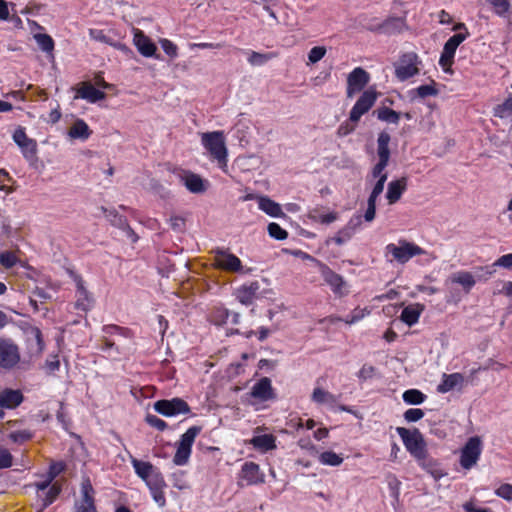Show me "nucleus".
Segmentation results:
<instances>
[{
    "label": "nucleus",
    "instance_id": "f257e3e1",
    "mask_svg": "<svg viewBox=\"0 0 512 512\" xmlns=\"http://www.w3.org/2000/svg\"><path fill=\"white\" fill-rule=\"evenodd\" d=\"M379 93L374 87H369L364 90L349 113V118L341 123L337 129V134L340 137L347 136L354 132L356 124L361 117L365 115L374 106L377 101Z\"/></svg>",
    "mask_w": 512,
    "mask_h": 512
},
{
    "label": "nucleus",
    "instance_id": "f03ea898",
    "mask_svg": "<svg viewBox=\"0 0 512 512\" xmlns=\"http://www.w3.org/2000/svg\"><path fill=\"white\" fill-rule=\"evenodd\" d=\"M201 142L211 157L217 160L220 168L227 166V148L222 131L203 133L201 136Z\"/></svg>",
    "mask_w": 512,
    "mask_h": 512
},
{
    "label": "nucleus",
    "instance_id": "7ed1b4c3",
    "mask_svg": "<svg viewBox=\"0 0 512 512\" xmlns=\"http://www.w3.org/2000/svg\"><path fill=\"white\" fill-rule=\"evenodd\" d=\"M396 432L402 439L407 451L415 459L421 457V455L423 456V454L427 452L426 442L419 429L413 428L410 430L404 427H397Z\"/></svg>",
    "mask_w": 512,
    "mask_h": 512
},
{
    "label": "nucleus",
    "instance_id": "20e7f679",
    "mask_svg": "<svg viewBox=\"0 0 512 512\" xmlns=\"http://www.w3.org/2000/svg\"><path fill=\"white\" fill-rule=\"evenodd\" d=\"M386 251L401 264H405L414 256L425 254V250L420 246L406 240H400L398 245L393 243L388 244L386 246Z\"/></svg>",
    "mask_w": 512,
    "mask_h": 512
},
{
    "label": "nucleus",
    "instance_id": "39448f33",
    "mask_svg": "<svg viewBox=\"0 0 512 512\" xmlns=\"http://www.w3.org/2000/svg\"><path fill=\"white\" fill-rule=\"evenodd\" d=\"M482 440L479 436L470 437L460 452L459 463L462 468L469 470L474 467L482 453Z\"/></svg>",
    "mask_w": 512,
    "mask_h": 512
},
{
    "label": "nucleus",
    "instance_id": "423d86ee",
    "mask_svg": "<svg viewBox=\"0 0 512 512\" xmlns=\"http://www.w3.org/2000/svg\"><path fill=\"white\" fill-rule=\"evenodd\" d=\"M318 267L324 282L336 296L344 297L349 294L348 284L340 274L334 272L327 264L319 261Z\"/></svg>",
    "mask_w": 512,
    "mask_h": 512
},
{
    "label": "nucleus",
    "instance_id": "0eeeda50",
    "mask_svg": "<svg viewBox=\"0 0 512 512\" xmlns=\"http://www.w3.org/2000/svg\"><path fill=\"white\" fill-rule=\"evenodd\" d=\"M153 408L157 413L165 417H173L179 414H189L191 412L188 403L182 398L178 397L158 400L154 403Z\"/></svg>",
    "mask_w": 512,
    "mask_h": 512
},
{
    "label": "nucleus",
    "instance_id": "6e6552de",
    "mask_svg": "<svg viewBox=\"0 0 512 512\" xmlns=\"http://www.w3.org/2000/svg\"><path fill=\"white\" fill-rule=\"evenodd\" d=\"M20 361L19 347L9 338L0 337V368L13 369Z\"/></svg>",
    "mask_w": 512,
    "mask_h": 512
},
{
    "label": "nucleus",
    "instance_id": "1a4fd4ad",
    "mask_svg": "<svg viewBox=\"0 0 512 512\" xmlns=\"http://www.w3.org/2000/svg\"><path fill=\"white\" fill-rule=\"evenodd\" d=\"M406 28V21L403 17H388L382 22H377L374 19L366 29L370 32L384 34V35H394L401 33Z\"/></svg>",
    "mask_w": 512,
    "mask_h": 512
},
{
    "label": "nucleus",
    "instance_id": "9d476101",
    "mask_svg": "<svg viewBox=\"0 0 512 512\" xmlns=\"http://www.w3.org/2000/svg\"><path fill=\"white\" fill-rule=\"evenodd\" d=\"M418 55L414 52L403 54L395 65V75L400 81H405L419 73L417 67Z\"/></svg>",
    "mask_w": 512,
    "mask_h": 512
},
{
    "label": "nucleus",
    "instance_id": "9b49d317",
    "mask_svg": "<svg viewBox=\"0 0 512 512\" xmlns=\"http://www.w3.org/2000/svg\"><path fill=\"white\" fill-rule=\"evenodd\" d=\"M370 82V74L362 67L354 68L347 76L346 96L352 98Z\"/></svg>",
    "mask_w": 512,
    "mask_h": 512
},
{
    "label": "nucleus",
    "instance_id": "f8f14e48",
    "mask_svg": "<svg viewBox=\"0 0 512 512\" xmlns=\"http://www.w3.org/2000/svg\"><path fill=\"white\" fill-rule=\"evenodd\" d=\"M174 174L177 176L180 183L191 193L201 194L207 190V181L202 179L198 174L184 169H176Z\"/></svg>",
    "mask_w": 512,
    "mask_h": 512
},
{
    "label": "nucleus",
    "instance_id": "ddd939ff",
    "mask_svg": "<svg viewBox=\"0 0 512 512\" xmlns=\"http://www.w3.org/2000/svg\"><path fill=\"white\" fill-rule=\"evenodd\" d=\"M215 253L216 265L228 272H242V262L234 254L230 253L228 249L216 248L213 250Z\"/></svg>",
    "mask_w": 512,
    "mask_h": 512
},
{
    "label": "nucleus",
    "instance_id": "4468645a",
    "mask_svg": "<svg viewBox=\"0 0 512 512\" xmlns=\"http://www.w3.org/2000/svg\"><path fill=\"white\" fill-rule=\"evenodd\" d=\"M131 464L136 475L141 478L146 485L154 479V476H163L160 470L148 461H142L135 457H131Z\"/></svg>",
    "mask_w": 512,
    "mask_h": 512
},
{
    "label": "nucleus",
    "instance_id": "2eb2a0df",
    "mask_svg": "<svg viewBox=\"0 0 512 512\" xmlns=\"http://www.w3.org/2000/svg\"><path fill=\"white\" fill-rule=\"evenodd\" d=\"M133 43L136 46L138 52L144 57H154L160 59V55L156 54L157 47L152 40L146 36L143 31L137 30L134 33Z\"/></svg>",
    "mask_w": 512,
    "mask_h": 512
},
{
    "label": "nucleus",
    "instance_id": "dca6fc26",
    "mask_svg": "<svg viewBox=\"0 0 512 512\" xmlns=\"http://www.w3.org/2000/svg\"><path fill=\"white\" fill-rule=\"evenodd\" d=\"M250 396L262 402L274 399L275 393L271 380L268 377H263L258 380L252 387Z\"/></svg>",
    "mask_w": 512,
    "mask_h": 512
},
{
    "label": "nucleus",
    "instance_id": "f3484780",
    "mask_svg": "<svg viewBox=\"0 0 512 512\" xmlns=\"http://www.w3.org/2000/svg\"><path fill=\"white\" fill-rule=\"evenodd\" d=\"M102 210L105 212L106 217L110 221V223L125 231L126 235L132 240V242H136L138 240L137 234L134 232V230L130 227L128 224V220L125 216L120 215L115 209H106L102 207Z\"/></svg>",
    "mask_w": 512,
    "mask_h": 512
},
{
    "label": "nucleus",
    "instance_id": "a211bd4d",
    "mask_svg": "<svg viewBox=\"0 0 512 512\" xmlns=\"http://www.w3.org/2000/svg\"><path fill=\"white\" fill-rule=\"evenodd\" d=\"M241 478L248 485H256L264 483L265 475L260 471V467L255 462H245L241 469Z\"/></svg>",
    "mask_w": 512,
    "mask_h": 512
},
{
    "label": "nucleus",
    "instance_id": "6ab92c4d",
    "mask_svg": "<svg viewBox=\"0 0 512 512\" xmlns=\"http://www.w3.org/2000/svg\"><path fill=\"white\" fill-rule=\"evenodd\" d=\"M416 460L419 466L429 473L435 480H439L446 475L441 468L440 462L430 457L428 451L424 453L423 456L421 455V457L416 458Z\"/></svg>",
    "mask_w": 512,
    "mask_h": 512
},
{
    "label": "nucleus",
    "instance_id": "aec40b11",
    "mask_svg": "<svg viewBox=\"0 0 512 512\" xmlns=\"http://www.w3.org/2000/svg\"><path fill=\"white\" fill-rule=\"evenodd\" d=\"M24 401V395L20 390L5 388L0 392V408L14 409Z\"/></svg>",
    "mask_w": 512,
    "mask_h": 512
},
{
    "label": "nucleus",
    "instance_id": "412c9836",
    "mask_svg": "<svg viewBox=\"0 0 512 512\" xmlns=\"http://www.w3.org/2000/svg\"><path fill=\"white\" fill-rule=\"evenodd\" d=\"M153 500L158 504L159 507L166 505V498L164 494V488L167 487L163 476H154V479L147 484Z\"/></svg>",
    "mask_w": 512,
    "mask_h": 512
},
{
    "label": "nucleus",
    "instance_id": "4be33fe9",
    "mask_svg": "<svg viewBox=\"0 0 512 512\" xmlns=\"http://www.w3.org/2000/svg\"><path fill=\"white\" fill-rule=\"evenodd\" d=\"M106 97V94L95 88L89 82H83L81 87L77 90V95L75 98H82L87 100L90 103H96L100 100H103Z\"/></svg>",
    "mask_w": 512,
    "mask_h": 512
},
{
    "label": "nucleus",
    "instance_id": "5701e85b",
    "mask_svg": "<svg viewBox=\"0 0 512 512\" xmlns=\"http://www.w3.org/2000/svg\"><path fill=\"white\" fill-rule=\"evenodd\" d=\"M76 288H77V301L75 303V307L78 310L88 311L92 306V298L90 293L84 286V281L81 277L77 276L75 278Z\"/></svg>",
    "mask_w": 512,
    "mask_h": 512
},
{
    "label": "nucleus",
    "instance_id": "b1692460",
    "mask_svg": "<svg viewBox=\"0 0 512 512\" xmlns=\"http://www.w3.org/2000/svg\"><path fill=\"white\" fill-rule=\"evenodd\" d=\"M89 35L92 39L106 43L108 45L113 46L114 48L120 50L122 53H124L126 56L133 55V51L124 43L121 42H115L112 40L111 37L106 35L103 30L98 29H90Z\"/></svg>",
    "mask_w": 512,
    "mask_h": 512
},
{
    "label": "nucleus",
    "instance_id": "393cba45",
    "mask_svg": "<svg viewBox=\"0 0 512 512\" xmlns=\"http://www.w3.org/2000/svg\"><path fill=\"white\" fill-rule=\"evenodd\" d=\"M259 288L260 285L257 281L251 282L248 285H242L236 291V298L243 305H251Z\"/></svg>",
    "mask_w": 512,
    "mask_h": 512
},
{
    "label": "nucleus",
    "instance_id": "a878e982",
    "mask_svg": "<svg viewBox=\"0 0 512 512\" xmlns=\"http://www.w3.org/2000/svg\"><path fill=\"white\" fill-rule=\"evenodd\" d=\"M407 188V179L402 177L398 180L391 181L387 187L386 198L389 204H394L400 200L402 194Z\"/></svg>",
    "mask_w": 512,
    "mask_h": 512
},
{
    "label": "nucleus",
    "instance_id": "bb28decb",
    "mask_svg": "<svg viewBox=\"0 0 512 512\" xmlns=\"http://www.w3.org/2000/svg\"><path fill=\"white\" fill-rule=\"evenodd\" d=\"M424 308V305L419 303L406 306L401 312V321H403L409 327L415 325L418 322L420 315L424 311Z\"/></svg>",
    "mask_w": 512,
    "mask_h": 512
},
{
    "label": "nucleus",
    "instance_id": "cd10ccee",
    "mask_svg": "<svg viewBox=\"0 0 512 512\" xmlns=\"http://www.w3.org/2000/svg\"><path fill=\"white\" fill-rule=\"evenodd\" d=\"M449 280L451 283L459 284L462 286L466 293H469L476 284L474 275L467 271H459L450 275Z\"/></svg>",
    "mask_w": 512,
    "mask_h": 512
},
{
    "label": "nucleus",
    "instance_id": "c85d7f7f",
    "mask_svg": "<svg viewBox=\"0 0 512 512\" xmlns=\"http://www.w3.org/2000/svg\"><path fill=\"white\" fill-rule=\"evenodd\" d=\"M464 377L461 373L443 374L441 383L437 386L439 393H447L459 385H462Z\"/></svg>",
    "mask_w": 512,
    "mask_h": 512
},
{
    "label": "nucleus",
    "instance_id": "c756f323",
    "mask_svg": "<svg viewBox=\"0 0 512 512\" xmlns=\"http://www.w3.org/2000/svg\"><path fill=\"white\" fill-rule=\"evenodd\" d=\"M258 207L260 210H262L271 217L285 216L280 204H278L277 202H275L274 200L270 199L267 196L258 197Z\"/></svg>",
    "mask_w": 512,
    "mask_h": 512
},
{
    "label": "nucleus",
    "instance_id": "7c9ffc66",
    "mask_svg": "<svg viewBox=\"0 0 512 512\" xmlns=\"http://www.w3.org/2000/svg\"><path fill=\"white\" fill-rule=\"evenodd\" d=\"M28 334L29 349L31 354H41L44 350V341L41 330L38 327H31Z\"/></svg>",
    "mask_w": 512,
    "mask_h": 512
},
{
    "label": "nucleus",
    "instance_id": "2f4dec72",
    "mask_svg": "<svg viewBox=\"0 0 512 512\" xmlns=\"http://www.w3.org/2000/svg\"><path fill=\"white\" fill-rule=\"evenodd\" d=\"M373 116L382 122L397 125L399 123L401 113L386 106L379 107L373 111Z\"/></svg>",
    "mask_w": 512,
    "mask_h": 512
},
{
    "label": "nucleus",
    "instance_id": "473e14b6",
    "mask_svg": "<svg viewBox=\"0 0 512 512\" xmlns=\"http://www.w3.org/2000/svg\"><path fill=\"white\" fill-rule=\"evenodd\" d=\"M391 137L390 134L387 131H381L378 134L377 138V155L378 160H383L389 162L390 159V149H389V143H390Z\"/></svg>",
    "mask_w": 512,
    "mask_h": 512
},
{
    "label": "nucleus",
    "instance_id": "72a5a7b5",
    "mask_svg": "<svg viewBox=\"0 0 512 512\" xmlns=\"http://www.w3.org/2000/svg\"><path fill=\"white\" fill-rule=\"evenodd\" d=\"M275 441H276V438L274 435L263 434V435L254 436L250 440V443L253 445V447L255 449L266 452V451L276 448Z\"/></svg>",
    "mask_w": 512,
    "mask_h": 512
},
{
    "label": "nucleus",
    "instance_id": "f704fd0d",
    "mask_svg": "<svg viewBox=\"0 0 512 512\" xmlns=\"http://www.w3.org/2000/svg\"><path fill=\"white\" fill-rule=\"evenodd\" d=\"M92 134V130L82 119H77L69 129L68 135L73 139L87 140Z\"/></svg>",
    "mask_w": 512,
    "mask_h": 512
},
{
    "label": "nucleus",
    "instance_id": "c9c22d12",
    "mask_svg": "<svg viewBox=\"0 0 512 512\" xmlns=\"http://www.w3.org/2000/svg\"><path fill=\"white\" fill-rule=\"evenodd\" d=\"M469 36V32L457 33L450 37L444 44L442 53L454 58L458 46Z\"/></svg>",
    "mask_w": 512,
    "mask_h": 512
},
{
    "label": "nucleus",
    "instance_id": "e433bc0d",
    "mask_svg": "<svg viewBox=\"0 0 512 512\" xmlns=\"http://www.w3.org/2000/svg\"><path fill=\"white\" fill-rule=\"evenodd\" d=\"M60 493L61 487L55 483L45 492L38 494V497L42 502L41 511H44L47 507H49L57 499Z\"/></svg>",
    "mask_w": 512,
    "mask_h": 512
},
{
    "label": "nucleus",
    "instance_id": "4c0bfd02",
    "mask_svg": "<svg viewBox=\"0 0 512 512\" xmlns=\"http://www.w3.org/2000/svg\"><path fill=\"white\" fill-rule=\"evenodd\" d=\"M491 5L494 13L499 17H509L512 14V6L510 0H486Z\"/></svg>",
    "mask_w": 512,
    "mask_h": 512
},
{
    "label": "nucleus",
    "instance_id": "58836bf2",
    "mask_svg": "<svg viewBox=\"0 0 512 512\" xmlns=\"http://www.w3.org/2000/svg\"><path fill=\"white\" fill-rule=\"evenodd\" d=\"M312 400L318 404L334 405L337 402V397L322 388H315L312 393Z\"/></svg>",
    "mask_w": 512,
    "mask_h": 512
},
{
    "label": "nucleus",
    "instance_id": "ea45409f",
    "mask_svg": "<svg viewBox=\"0 0 512 512\" xmlns=\"http://www.w3.org/2000/svg\"><path fill=\"white\" fill-rule=\"evenodd\" d=\"M403 401L409 405L422 404L427 396L418 389H408L402 395Z\"/></svg>",
    "mask_w": 512,
    "mask_h": 512
},
{
    "label": "nucleus",
    "instance_id": "a19ab883",
    "mask_svg": "<svg viewBox=\"0 0 512 512\" xmlns=\"http://www.w3.org/2000/svg\"><path fill=\"white\" fill-rule=\"evenodd\" d=\"M276 56H277V54L273 53V52L259 53V52H256V51H252L249 54L248 62L252 66H262L265 63H267L268 61H270L271 59L275 58Z\"/></svg>",
    "mask_w": 512,
    "mask_h": 512
},
{
    "label": "nucleus",
    "instance_id": "79ce46f5",
    "mask_svg": "<svg viewBox=\"0 0 512 512\" xmlns=\"http://www.w3.org/2000/svg\"><path fill=\"white\" fill-rule=\"evenodd\" d=\"M94 488L89 478H85L81 483L82 500L80 503L95 504Z\"/></svg>",
    "mask_w": 512,
    "mask_h": 512
},
{
    "label": "nucleus",
    "instance_id": "37998d69",
    "mask_svg": "<svg viewBox=\"0 0 512 512\" xmlns=\"http://www.w3.org/2000/svg\"><path fill=\"white\" fill-rule=\"evenodd\" d=\"M493 114L498 118H506L512 115V94L503 103L494 107Z\"/></svg>",
    "mask_w": 512,
    "mask_h": 512
},
{
    "label": "nucleus",
    "instance_id": "c03bdc74",
    "mask_svg": "<svg viewBox=\"0 0 512 512\" xmlns=\"http://www.w3.org/2000/svg\"><path fill=\"white\" fill-rule=\"evenodd\" d=\"M318 459L321 464L328 466H339L343 462V458L333 451L322 452Z\"/></svg>",
    "mask_w": 512,
    "mask_h": 512
},
{
    "label": "nucleus",
    "instance_id": "a18cd8bd",
    "mask_svg": "<svg viewBox=\"0 0 512 512\" xmlns=\"http://www.w3.org/2000/svg\"><path fill=\"white\" fill-rule=\"evenodd\" d=\"M21 152L25 159L32 161L36 159L37 154V142L34 139H29L26 142L19 145Z\"/></svg>",
    "mask_w": 512,
    "mask_h": 512
},
{
    "label": "nucleus",
    "instance_id": "49530a36",
    "mask_svg": "<svg viewBox=\"0 0 512 512\" xmlns=\"http://www.w3.org/2000/svg\"><path fill=\"white\" fill-rule=\"evenodd\" d=\"M191 451L192 448L178 444L176 453L173 457L174 464L178 466H183L187 464L189 457L191 455Z\"/></svg>",
    "mask_w": 512,
    "mask_h": 512
},
{
    "label": "nucleus",
    "instance_id": "de8ad7c7",
    "mask_svg": "<svg viewBox=\"0 0 512 512\" xmlns=\"http://www.w3.org/2000/svg\"><path fill=\"white\" fill-rule=\"evenodd\" d=\"M202 428L200 426L190 427L180 438L179 444L192 448L195 438L199 435Z\"/></svg>",
    "mask_w": 512,
    "mask_h": 512
},
{
    "label": "nucleus",
    "instance_id": "09e8293b",
    "mask_svg": "<svg viewBox=\"0 0 512 512\" xmlns=\"http://www.w3.org/2000/svg\"><path fill=\"white\" fill-rule=\"evenodd\" d=\"M309 218L314 222H318L321 224H330L338 218V214L336 212L320 214L317 209H314L309 213Z\"/></svg>",
    "mask_w": 512,
    "mask_h": 512
},
{
    "label": "nucleus",
    "instance_id": "8fccbe9b",
    "mask_svg": "<svg viewBox=\"0 0 512 512\" xmlns=\"http://www.w3.org/2000/svg\"><path fill=\"white\" fill-rule=\"evenodd\" d=\"M35 40L42 51L44 52H52L54 49V40L52 37L48 34H36Z\"/></svg>",
    "mask_w": 512,
    "mask_h": 512
},
{
    "label": "nucleus",
    "instance_id": "3c124183",
    "mask_svg": "<svg viewBox=\"0 0 512 512\" xmlns=\"http://www.w3.org/2000/svg\"><path fill=\"white\" fill-rule=\"evenodd\" d=\"M230 315H231L230 311L226 308H222V307L215 308L211 315L212 322L215 325L225 324L228 322Z\"/></svg>",
    "mask_w": 512,
    "mask_h": 512
},
{
    "label": "nucleus",
    "instance_id": "603ef678",
    "mask_svg": "<svg viewBox=\"0 0 512 512\" xmlns=\"http://www.w3.org/2000/svg\"><path fill=\"white\" fill-rule=\"evenodd\" d=\"M496 272V267L494 263L492 265L477 267L475 269V279L478 281H487L492 277V275Z\"/></svg>",
    "mask_w": 512,
    "mask_h": 512
},
{
    "label": "nucleus",
    "instance_id": "864d4df0",
    "mask_svg": "<svg viewBox=\"0 0 512 512\" xmlns=\"http://www.w3.org/2000/svg\"><path fill=\"white\" fill-rule=\"evenodd\" d=\"M352 224V220L350 221L349 225ZM353 236V227L347 226L341 229L333 238L332 241H334L337 245H342L349 239H351Z\"/></svg>",
    "mask_w": 512,
    "mask_h": 512
},
{
    "label": "nucleus",
    "instance_id": "5fc2aeb1",
    "mask_svg": "<svg viewBox=\"0 0 512 512\" xmlns=\"http://www.w3.org/2000/svg\"><path fill=\"white\" fill-rule=\"evenodd\" d=\"M267 230L269 236L276 240H285L288 237L287 231L275 222L270 223Z\"/></svg>",
    "mask_w": 512,
    "mask_h": 512
},
{
    "label": "nucleus",
    "instance_id": "6e6d98bb",
    "mask_svg": "<svg viewBox=\"0 0 512 512\" xmlns=\"http://www.w3.org/2000/svg\"><path fill=\"white\" fill-rule=\"evenodd\" d=\"M18 262L17 256L12 251L0 252V264L6 269H10Z\"/></svg>",
    "mask_w": 512,
    "mask_h": 512
},
{
    "label": "nucleus",
    "instance_id": "4d7b16f0",
    "mask_svg": "<svg viewBox=\"0 0 512 512\" xmlns=\"http://www.w3.org/2000/svg\"><path fill=\"white\" fill-rule=\"evenodd\" d=\"M66 470V464L63 461L51 462L47 476L50 480H54L58 475Z\"/></svg>",
    "mask_w": 512,
    "mask_h": 512
},
{
    "label": "nucleus",
    "instance_id": "13d9d810",
    "mask_svg": "<svg viewBox=\"0 0 512 512\" xmlns=\"http://www.w3.org/2000/svg\"><path fill=\"white\" fill-rule=\"evenodd\" d=\"M102 330L106 335L120 334L124 337H128L130 333L128 328H124L115 324L105 325L103 326Z\"/></svg>",
    "mask_w": 512,
    "mask_h": 512
},
{
    "label": "nucleus",
    "instance_id": "bf43d9fd",
    "mask_svg": "<svg viewBox=\"0 0 512 512\" xmlns=\"http://www.w3.org/2000/svg\"><path fill=\"white\" fill-rule=\"evenodd\" d=\"M145 421L148 425L156 428L159 431H164L168 427V424L156 415L148 414L145 418Z\"/></svg>",
    "mask_w": 512,
    "mask_h": 512
},
{
    "label": "nucleus",
    "instance_id": "052dcab7",
    "mask_svg": "<svg viewBox=\"0 0 512 512\" xmlns=\"http://www.w3.org/2000/svg\"><path fill=\"white\" fill-rule=\"evenodd\" d=\"M33 434L28 430L11 432L9 438L15 443H24L32 438Z\"/></svg>",
    "mask_w": 512,
    "mask_h": 512
},
{
    "label": "nucleus",
    "instance_id": "680f3d73",
    "mask_svg": "<svg viewBox=\"0 0 512 512\" xmlns=\"http://www.w3.org/2000/svg\"><path fill=\"white\" fill-rule=\"evenodd\" d=\"M326 54V48L324 46H315L311 48L308 53V60L311 63H317L320 61Z\"/></svg>",
    "mask_w": 512,
    "mask_h": 512
},
{
    "label": "nucleus",
    "instance_id": "e2e57ef3",
    "mask_svg": "<svg viewBox=\"0 0 512 512\" xmlns=\"http://www.w3.org/2000/svg\"><path fill=\"white\" fill-rule=\"evenodd\" d=\"M403 417L407 422H417L424 417V411L419 408H410L404 412Z\"/></svg>",
    "mask_w": 512,
    "mask_h": 512
},
{
    "label": "nucleus",
    "instance_id": "0e129e2a",
    "mask_svg": "<svg viewBox=\"0 0 512 512\" xmlns=\"http://www.w3.org/2000/svg\"><path fill=\"white\" fill-rule=\"evenodd\" d=\"M161 47L163 51L171 58H176L178 56V48L177 46L168 39L160 40Z\"/></svg>",
    "mask_w": 512,
    "mask_h": 512
},
{
    "label": "nucleus",
    "instance_id": "69168bd1",
    "mask_svg": "<svg viewBox=\"0 0 512 512\" xmlns=\"http://www.w3.org/2000/svg\"><path fill=\"white\" fill-rule=\"evenodd\" d=\"M416 92L419 97L425 98L428 96H436L438 94V90L435 88V83L433 85H421L416 88Z\"/></svg>",
    "mask_w": 512,
    "mask_h": 512
},
{
    "label": "nucleus",
    "instance_id": "338daca9",
    "mask_svg": "<svg viewBox=\"0 0 512 512\" xmlns=\"http://www.w3.org/2000/svg\"><path fill=\"white\" fill-rule=\"evenodd\" d=\"M495 494L507 501H512V485L505 483L500 485L496 490Z\"/></svg>",
    "mask_w": 512,
    "mask_h": 512
},
{
    "label": "nucleus",
    "instance_id": "774afa93",
    "mask_svg": "<svg viewBox=\"0 0 512 512\" xmlns=\"http://www.w3.org/2000/svg\"><path fill=\"white\" fill-rule=\"evenodd\" d=\"M375 374H376V368L372 365L365 364L359 370L357 376L360 380L366 381L367 379L374 377Z\"/></svg>",
    "mask_w": 512,
    "mask_h": 512
}]
</instances>
